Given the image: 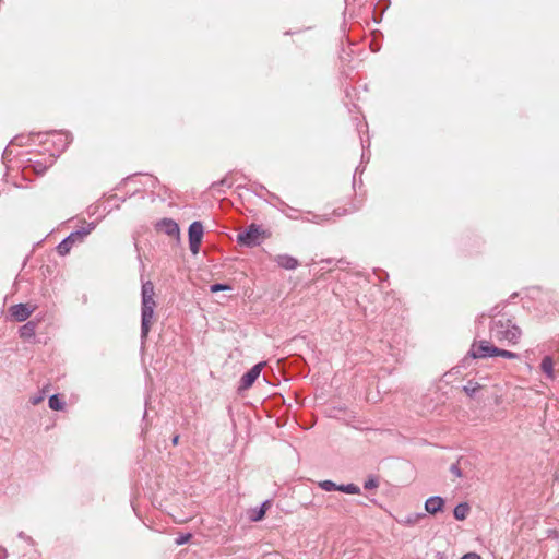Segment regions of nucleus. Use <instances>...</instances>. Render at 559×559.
Here are the masks:
<instances>
[{
    "instance_id": "nucleus-11",
    "label": "nucleus",
    "mask_w": 559,
    "mask_h": 559,
    "mask_svg": "<svg viewBox=\"0 0 559 559\" xmlns=\"http://www.w3.org/2000/svg\"><path fill=\"white\" fill-rule=\"evenodd\" d=\"M444 500L439 496L430 497L425 502V510L430 514H436L443 509Z\"/></svg>"
},
{
    "instance_id": "nucleus-4",
    "label": "nucleus",
    "mask_w": 559,
    "mask_h": 559,
    "mask_svg": "<svg viewBox=\"0 0 559 559\" xmlns=\"http://www.w3.org/2000/svg\"><path fill=\"white\" fill-rule=\"evenodd\" d=\"M261 235L262 230L260 226L251 224L248 228L237 235V242L241 246L251 248L260 243Z\"/></svg>"
},
{
    "instance_id": "nucleus-15",
    "label": "nucleus",
    "mask_w": 559,
    "mask_h": 559,
    "mask_svg": "<svg viewBox=\"0 0 559 559\" xmlns=\"http://www.w3.org/2000/svg\"><path fill=\"white\" fill-rule=\"evenodd\" d=\"M189 240H201L203 238V225L201 222H193L189 226Z\"/></svg>"
},
{
    "instance_id": "nucleus-24",
    "label": "nucleus",
    "mask_w": 559,
    "mask_h": 559,
    "mask_svg": "<svg viewBox=\"0 0 559 559\" xmlns=\"http://www.w3.org/2000/svg\"><path fill=\"white\" fill-rule=\"evenodd\" d=\"M378 486H379L378 480H377L376 478H372V477L368 478V479L365 481V484H364V487H365V489H367V490L374 489V488H377Z\"/></svg>"
},
{
    "instance_id": "nucleus-3",
    "label": "nucleus",
    "mask_w": 559,
    "mask_h": 559,
    "mask_svg": "<svg viewBox=\"0 0 559 559\" xmlns=\"http://www.w3.org/2000/svg\"><path fill=\"white\" fill-rule=\"evenodd\" d=\"M96 227L95 223H87L82 226L80 229L72 231L69 236H67L58 246L57 251L60 255L68 254L72 247L82 243L84 239L94 230Z\"/></svg>"
},
{
    "instance_id": "nucleus-14",
    "label": "nucleus",
    "mask_w": 559,
    "mask_h": 559,
    "mask_svg": "<svg viewBox=\"0 0 559 559\" xmlns=\"http://www.w3.org/2000/svg\"><path fill=\"white\" fill-rule=\"evenodd\" d=\"M269 504H270L269 501H264L259 508L251 509L249 511V519L252 522L261 521L265 515Z\"/></svg>"
},
{
    "instance_id": "nucleus-26",
    "label": "nucleus",
    "mask_w": 559,
    "mask_h": 559,
    "mask_svg": "<svg viewBox=\"0 0 559 559\" xmlns=\"http://www.w3.org/2000/svg\"><path fill=\"white\" fill-rule=\"evenodd\" d=\"M286 207H287V211H283L285 213V215L287 217L292 218V219H297L298 218V216H297V212L298 211L296 209L289 207L287 205H286Z\"/></svg>"
},
{
    "instance_id": "nucleus-9",
    "label": "nucleus",
    "mask_w": 559,
    "mask_h": 559,
    "mask_svg": "<svg viewBox=\"0 0 559 559\" xmlns=\"http://www.w3.org/2000/svg\"><path fill=\"white\" fill-rule=\"evenodd\" d=\"M10 314L17 321L23 322L26 321L29 316L33 313L34 309L29 308L25 304H17L10 307Z\"/></svg>"
},
{
    "instance_id": "nucleus-7",
    "label": "nucleus",
    "mask_w": 559,
    "mask_h": 559,
    "mask_svg": "<svg viewBox=\"0 0 559 559\" xmlns=\"http://www.w3.org/2000/svg\"><path fill=\"white\" fill-rule=\"evenodd\" d=\"M264 362H259L254 365L251 369H249L240 379L239 390L249 389L259 378Z\"/></svg>"
},
{
    "instance_id": "nucleus-12",
    "label": "nucleus",
    "mask_w": 559,
    "mask_h": 559,
    "mask_svg": "<svg viewBox=\"0 0 559 559\" xmlns=\"http://www.w3.org/2000/svg\"><path fill=\"white\" fill-rule=\"evenodd\" d=\"M274 261L285 270H295L299 265L297 259L288 254H277Z\"/></svg>"
},
{
    "instance_id": "nucleus-27",
    "label": "nucleus",
    "mask_w": 559,
    "mask_h": 559,
    "mask_svg": "<svg viewBox=\"0 0 559 559\" xmlns=\"http://www.w3.org/2000/svg\"><path fill=\"white\" fill-rule=\"evenodd\" d=\"M461 559H481V557L475 552H468L464 555Z\"/></svg>"
},
{
    "instance_id": "nucleus-20",
    "label": "nucleus",
    "mask_w": 559,
    "mask_h": 559,
    "mask_svg": "<svg viewBox=\"0 0 559 559\" xmlns=\"http://www.w3.org/2000/svg\"><path fill=\"white\" fill-rule=\"evenodd\" d=\"M492 353H496V356H499V357H502V358H507V359H516L519 358V355L514 352H510V350H507V349H501V348H498L497 349H492L491 350Z\"/></svg>"
},
{
    "instance_id": "nucleus-2",
    "label": "nucleus",
    "mask_w": 559,
    "mask_h": 559,
    "mask_svg": "<svg viewBox=\"0 0 559 559\" xmlns=\"http://www.w3.org/2000/svg\"><path fill=\"white\" fill-rule=\"evenodd\" d=\"M490 331L495 338L510 344H516L522 334L521 329L504 316L491 320Z\"/></svg>"
},
{
    "instance_id": "nucleus-10",
    "label": "nucleus",
    "mask_w": 559,
    "mask_h": 559,
    "mask_svg": "<svg viewBox=\"0 0 559 559\" xmlns=\"http://www.w3.org/2000/svg\"><path fill=\"white\" fill-rule=\"evenodd\" d=\"M156 228L159 231L165 233L168 236H179V226L178 224L171 219V218H163L156 224Z\"/></svg>"
},
{
    "instance_id": "nucleus-21",
    "label": "nucleus",
    "mask_w": 559,
    "mask_h": 559,
    "mask_svg": "<svg viewBox=\"0 0 559 559\" xmlns=\"http://www.w3.org/2000/svg\"><path fill=\"white\" fill-rule=\"evenodd\" d=\"M479 389L480 385L473 381H468L467 384L463 386V391L471 397H473Z\"/></svg>"
},
{
    "instance_id": "nucleus-28",
    "label": "nucleus",
    "mask_w": 559,
    "mask_h": 559,
    "mask_svg": "<svg viewBox=\"0 0 559 559\" xmlns=\"http://www.w3.org/2000/svg\"><path fill=\"white\" fill-rule=\"evenodd\" d=\"M419 516H420V515H408V516H407V519H406V521H405V523L413 525V524H415V523H416V521H417V519H418Z\"/></svg>"
},
{
    "instance_id": "nucleus-13",
    "label": "nucleus",
    "mask_w": 559,
    "mask_h": 559,
    "mask_svg": "<svg viewBox=\"0 0 559 559\" xmlns=\"http://www.w3.org/2000/svg\"><path fill=\"white\" fill-rule=\"evenodd\" d=\"M52 136L56 138L53 143L58 146L59 152L64 151L72 141V138L69 133L59 132L53 133Z\"/></svg>"
},
{
    "instance_id": "nucleus-25",
    "label": "nucleus",
    "mask_w": 559,
    "mask_h": 559,
    "mask_svg": "<svg viewBox=\"0 0 559 559\" xmlns=\"http://www.w3.org/2000/svg\"><path fill=\"white\" fill-rule=\"evenodd\" d=\"M201 246V240H189V247L193 254L199 253Z\"/></svg>"
},
{
    "instance_id": "nucleus-17",
    "label": "nucleus",
    "mask_w": 559,
    "mask_h": 559,
    "mask_svg": "<svg viewBox=\"0 0 559 559\" xmlns=\"http://www.w3.org/2000/svg\"><path fill=\"white\" fill-rule=\"evenodd\" d=\"M37 324L33 321H28L20 328V336L22 338H31L35 335Z\"/></svg>"
},
{
    "instance_id": "nucleus-23",
    "label": "nucleus",
    "mask_w": 559,
    "mask_h": 559,
    "mask_svg": "<svg viewBox=\"0 0 559 559\" xmlns=\"http://www.w3.org/2000/svg\"><path fill=\"white\" fill-rule=\"evenodd\" d=\"M192 535L190 533H187V534H181L179 535L175 543L176 545L180 546V545H185L187 544L190 539H191Z\"/></svg>"
},
{
    "instance_id": "nucleus-16",
    "label": "nucleus",
    "mask_w": 559,
    "mask_h": 559,
    "mask_svg": "<svg viewBox=\"0 0 559 559\" xmlns=\"http://www.w3.org/2000/svg\"><path fill=\"white\" fill-rule=\"evenodd\" d=\"M469 506L468 503L466 502H461L459 503L454 510H453V515L456 520L459 521H463L467 518L468 513H469Z\"/></svg>"
},
{
    "instance_id": "nucleus-1",
    "label": "nucleus",
    "mask_w": 559,
    "mask_h": 559,
    "mask_svg": "<svg viewBox=\"0 0 559 559\" xmlns=\"http://www.w3.org/2000/svg\"><path fill=\"white\" fill-rule=\"evenodd\" d=\"M141 296V340L143 343L146 340L148 332L151 330V324L154 317V309L156 307V302L154 300V285L151 281H147L142 284Z\"/></svg>"
},
{
    "instance_id": "nucleus-34",
    "label": "nucleus",
    "mask_w": 559,
    "mask_h": 559,
    "mask_svg": "<svg viewBox=\"0 0 559 559\" xmlns=\"http://www.w3.org/2000/svg\"><path fill=\"white\" fill-rule=\"evenodd\" d=\"M40 400H41V397H36L33 403L37 404Z\"/></svg>"
},
{
    "instance_id": "nucleus-33",
    "label": "nucleus",
    "mask_w": 559,
    "mask_h": 559,
    "mask_svg": "<svg viewBox=\"0 0 559 559\" xmlns=\"http://www.w3.org/2000/svg\"><path fill=\"white\" fill-rule=\"evenodd\" d=\"M334 214H335V215H337V216H340V215L345 214V211H344L343 213H340L337 210H335V211H334Z\"/></svg>"
},
{
    "instance_id": "nucleus-32",
    "label": "nucleus",
    "mask_w": 559,
    "mask_h": 559,
    "mask_svg": "<svg viewBox=\"0 0 559 559\" xmlns=\"http://www.w3.org/2000/svg\"><path fill=\"white\" fill-rule=\"evenodd\" d=\"M178 441H179V436L178 435L174 436L173 439H171L173 445H177Z\"/></svg>"
},
{
    "instance_id": "nucleus-6",
    "label": "nucleus",
    "mask_w": 559,
    "mask_h": 559,
    "mask_svg": "<svg viewBox=\"0 0 559 559\" xmlns=\"http://www.w3.org/2000/svg\"><path fill=\"white\" fill-rule=\"evenodd\" d=\"M318 486L324 491H334L338 490L348 495H359L360 488L355 484H346V485H336L332 480H321L318 483Z\"/></svg>"
},
{
    "instance_id": "nucleus-19",
    "label": "nucleus",
    "mask_w": 559,
    "mask_h": 559,
    "mask_svg": "<svg viewBox=\"0 0 559 559\" xmlns=\"http://www.w3.org/2000/svg\"><path fill=\"white\" fill-rule=\"evenodd\" d=\"M48 404L49 407L53 411H61L64 407V402L59 399L57 394H53L49 397Z\"/></svg>"
},
{
    "instance_id": "nucleus-29",
    "label": "nucleus",
    "mask_w": 559,
    "mask_h": 559,
    "mask_svg": "<svg viewBox=\"0 0 559 559\" xmlns=\"http://www.w3.org/2000/svg\"><path fill=\"white\" fill-rule=\"evenodd\" d=\"M45 168L40 163H36L34 165V170L37 173V174H43L45 171Z\"/></svg>"
},
{
    "instance_id": "nucleus-5",
    "label": "nucleus",
    "mask_w": 559,
    "mask_h": 559,
    "mask_svg": "<svg viewBox=\"0 0 559 559\" xmlns=\"http://www.w3.org/2000/svg\"><path fill=\"white\" fill-rule=\"evenodd\" d=\"M492 349H497V347L493 346L490 342L483 340L479 342H474L468 354L473 358L495 357L496 353H492Z\"/></svg>"
},
{
    "instance_id": "nucleus-8",
    "label": "nucleus",
    "mask_w": 559,
    "mask_h": 559,
    "mask_svg": "<svg viewBox=\"0 0 559 559\" xmlns=\"http://www.w3.org/2000/svg\"><path fill=\"white\" fill-rule=\"evenodd\" d=\"M539 369L543 372V374L545 376L546 380L554 381L557 378L556 371H555V360H554L552 356L545 355L542 358Z\"/></svg>"
},
{
    "instance_id": "nucleus-30",
    "label": "nucleus",
    "mask_w": 559,
    "mask_h": 559,
    "mask_svg": "<svg viewBox=\"0 0 559 559\" xmlns=\"http://www.w3.org/2000/svg\"><path fill=\"white\" fill-rule=\"evenodd\" d=\"M8 557V551L4 547L0 546V559H5Z\"/></svg>"
},
{
    "instance_id": "nucleus-31",
    "label": "nucleus",
    "mask_w": 559,
    "mask_h": 559,
    "mask_svg": "<svg viewBox=\"0 0 559 559\" xmlns=\"http://www.w3.org/2000/svg\"><path fill=\"white\" fill-rule=\"evenodd\" d=\"M19 538L21 539H25V540H29L31 538L28 536H26V534L24 532H20L17 534Z\"/></svg>"
},
{
    "instance_id": "nucleus-18",
    "label": "nucleus",
    "mask_w": 559,
    "mask_h": 559,
    "mask_svg": "<svg viewBox=\"0 0 559 559\" xmlns=\"http://www.w3.org/2000/svg\"><path fill=\"white\" fill-rule=\"evenodd\" d=\"M466 462L467 460L460 457L456 463L450 466L451 474H453L455 477H463L462 465H464Z\"/></svg>"
},
{
    "instance_id": "nucleus-22",
    "label": "nucleus",
    "mask_w": 559,
    "mask_h": 559,
    "mask_svg": "<svg viewBox=\"0 0 559 559\" xmlns=\"http://www.w3.org/2000/svg\"><path fill=\"white\" fill-rule=\"evenodd\" d=\"M230 289H231V287L229 285L221 284V283H215L210 286V290L212 293H217V292H222V290H230Z\"/></svg>"
}]
</instances>
